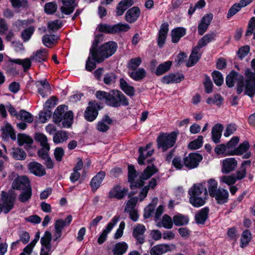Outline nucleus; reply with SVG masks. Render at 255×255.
I'll use <instances>...</instances> for the list:
<instances>
[{"instance_id":"nucleus-1","label":"nucleus","mask_w":255,"mask_h":255,"mask_svg":"<svg viewBox=\"0 0 255 255\" xmlns=\"http://www.w3.org/2000/svg\"><path fill=\"white\" fill-rule=\"evenodd\" d=\"M247 79L244 80L240 74L232 71L226 78V83L229 87H232L237 83V92L240 94L244 90L245 94L252 98L255 95V73L250 72L247 74Z\"/></svg>"},{"instance_id":"nucleus-2","label":"nucleus","mask_w":255,"mask_h":255,"mask_svg":"<svg viewBox=\"0 0 255 255\" xmlns=\"http://www.w3.org/2000/svg\"><path fill=\"white\" fill-rule=\"evenodd\" d=\"M158 171V169L152 164L147 166L142 173L139 178H137V173L133 165L128 166V181L130 182L131 189L138 188L144 184L143 180H147Z\"/></svg>"},{"instance_id":"nucleus-3","label":"nucleus","mask_w":255,"mask_h":255,"mask_svg":"<svg viewBox=\"0 0 255 255\" xmlns=\"http://www.w3.org/2000/svg\"><path fill=\"white\" fill-rule=\"evenodd\" d=\"M189 202L195 207L203 206L208 197V191L205 183L194 184L188 191Z\"/></svg>"},{"instance_id":"nucleus-4","label":"nucleus","mask_w":255,"mask_h":255,"mask_svg":"<svg viewBox=\"0 0 255 255\" xmlns=\"http://www.w3.org/2000/svg\"><path fill=\"white\" fill-rule=\"evenodd\" d=\"M117 49V44L114 41L107 42L96 50L91 56L97 63L103 62L105 59L112 56Z\"/></svg>"},{"instance_id":"nucleus-5","label":"nucleus","mask_w":255,"mask_h":255,"mask_svg":"<svg viewBox=\"0 0 255 255\" xmlns=\"http://www.w3.org/2000/svg\"><path fill=\"white\" fill-rule=\"evenodd\" d=\"M177 132L175 131L170 133H162L157 139V147L162 149L163 151H166L175 144L177 138Z\"/></svg>"},{"instance_id":"nucleus-6","label":"nucleus","mask_w":255,"mask_h":255,"mask_svg":"<svg viewBox=\"0 0 255 255\" xmlns=\"http://www.w3.org/2000/svg\"><path fill=\"white\" fill-rule=\"evenodd\" d=\"M107 104L113 107H119L121 106H128V101L127 97L119 90H112L109 92Z\"/></svg>"},{"instance_id":"nucleus-7","label":"nucleus","mask_w":255,"mask_h":255,"mask_svg":"<svg viewBox=\"0 0 255 255\" xmlns=\"http://www.w3.org/2000/svg\"><path fill=\"white\" fill-rule=\"evenodd\" d=\"M100 32L109 34H115L122 32H126L130 28L128 24L119 23L114 25L106 23L99 24L97 28Z\"/></svg>"},{"instance_id":"nucleus-8","label":"nucleus","mask_w":255,"mask_h":255,"mask_svg":"<svg viewBox=\"0 0 255 255\" xmlns=\"http://www.w3.org/2000/svg\"><path fill=\"white\" fill-rule=\"evenodd\" d=\"M2 201L3 211L5 214L8 213L13 207L16 199V194L13 192H6L2 191L1 193Z\"/></svg>"},{"instance_id":"nucleus-9","label":"nucleus","mask_w":255,"mask_h":255,"mask_svg":"<svg viewBox=\"0 0 255 255\" xmlns=\"http://www.w3.org/2000/svg\"><path fill=\"white\" fill-rule=\"evenodd\" d=\"M201 154L197 153H190L188 156L184 157V163L185 166L189 169L196 167L202 160Z\"/></svg>"},{"instance_id":"nucleus-10","label":"nucleus","mask_w":255,"mask_h":255,"mask_svg":"<svg viewBox=\"0 0 255 255\" xmlns=\"http://www.w3.org/2000/svg\"><path fill=\"white\" fill-rule=\"evenodd\" d=\"M12 187L14 189L21 190L31 188L28 178L24 176L16 178L12 182Z\"/></svg>"},{"instance_id":"nucleus-11","label":"nucleus","mask_w":255,"mask_h":255,"mask_svg":"<svg viewBox=\"0 0 255 255\" xmlns=\"http://www.w3.org/2000/svg\"><path fill=\"white\" fill-rule=\"evenodd\" d=\"M128 190L127 188L122 187L119 185L114 186L109 193V198H115L119 200L123 199L127 195Z\"/></svg>"},{"instance_id":"nucleus-12","label":"nucleus","mask_w":255,"mask_h":255,"mask_svg":"<svg viewBox=\"0 0 255 255\" xmlns=\"http://www.w3.org/2000/svg\"><path fill=\"white\" fill-rule=\"evenodd\" d=\"M119 219L120 217L118 216H115L112 219V221L108 224L106 228L103 231L102 233L98 238V243L99 244H102L107 240L108 234L117 224Z\"/></svg>"},{"instance_id":"nucleus-13","label":"nucleus","mask_w":255,"mask_h":255,"mask_svg":"<svg viewBox=\"0 0 255 255\" xmlns=\"http://www.w3.org/2000/svg\"><path fill=\"white\" fill-rule=\"evenodd\" d=\"M237 165V160L235 158H227L222 161V172L227 174L231 172L236 169Z\"/></svg>"},{"instance_id":"nucleus-14","label":"nucleus","mask_w":255,"mask_h":255,"mask_svg":"<svg viewBox=\"0 0 255 255\" xmlns=\"http://www.w3.org/2000/svg\"><path fill=\"white\" fill-rule=\"evenodd\" d=\"M152 143H149L145 147H140L138 151L139 155L138 158V163L140 165L144 164V160L148 157L151 156L153 152V149H150Z\"/></svg>"},{"instance_id":"nucleus-15","label":"nucleus","mask_w":255,"mask_h":255,"mask_svg":"<svg viewBox=\"0 0 255 255\" xmlns=\"http://www.w3.org/2000/svg\"><path fill=\"white\" fill-rule=\"evenodd\" d=\"M213 18L212 13H208L203 17L198 27L199 35H202L207 30Z\"/></svg>"},{"instance_id":"nucleus-16","label":"nucleus","mask_w":255,"mask_h":255,"mask_svg":"<svg viewBox=\"0 0 255 255\" xmlns=\"http://www.w3.org/2000/svg\"><path fill=\"white\" fill-rule=\"evenodd\" d=\"M89 105V106L87 108L85 112L84 117L87 121L92 122L95 120L98 116V111L94 103L90 102Z\"/></svg>"},{"instance_id":"nucleus-17","label":"nucleus","mask_w":255,"mask_h":255,"mask_svg":"<svg viewBox=\"0 0 255 255\" xmlns=\"http://www.w3.org/2000/svg\"><path fill=\"white\" fill-rule=\"evenodd\" d=\"M28 168L30 172L36 176H42L46 174L44 167L37 162H31L28 164Z\"/></svg>"},{"instance_id":"nucleus-18","label":"nucleus","mask_w":255,"mask_h":255,"mask_svg":"<svg viewBox=\"0 0 255 255\" xmlns=\"http://www.w3.org/2000/svg\"><path fill=\"white\" fill-rule=\"evenodd\" d=\"M229 195V192L227 190L219 188L212 197L215 198L218 204H223L228 202Z\"/></svg>"},{"instance_id":"nucleus-19","label":"nucleus","mask_w":255,"mask_h":255,"mask_svg":"<svg viewBox=\"0 0 255 255\" xmlns=\"http://www.w3.org/2000/svg\"><path fill=\"white\" fill-rule=\"evenodd\" d=\"M140 11L137 6H134L128 9L126 13L125 19L129 23L135 21L139 16Z\"/></svg>"},{"instance_id":"nucleus-20","label":"nucleus","mask_w":255,"mask_h":255,"mask_svg":"<svg viewBox=\"0 0 255 255\" xmlns=\"http://www.w3.org/2000/svg\"><path fill=\"white\" fill-rule=\"evenodd\" d=\"M35 85L38 89V93L42 97H45L48 96L50 86L48 82L46 80L36 81L35 82Z\"/></svg>"},{"instance_id":"nucleus-21","label":"nucleus","mask_w":255,"mask_h":255,"mask_svg":"<svg viewBox=\"0 0 255 255\" xmlns=\"http://www.w3.org/2000/svg\"><path fill=\"white\" fill-rule=\"evenodd\" d=\"M48 57V50L45 49H40L33 53L30 56L32 60L36 62L46 61Z\"/></svg>"},{"instance_id":"nucleus-22","label":"nucleus","mask_w":255,"mask_h":255,"mask_svg":"<svg viewBox=\"0 0 255 255\" xmlns=\"http://www.w3.org/2000/svg\"><path fill=\"white\" fill-rule=\"evenodd\" d=\"M168 32V23H164L162 24L159 31L158 37L157 40L158 45L159 47H162L164 44Z\"/></svg>"},{"instance_id":"nucleus-23","label":"nucleus","mask_w":255,"mask_h":255,"mask_svg":"<svg viewBox=\"0 0 255 255\" xmlns=\"http://www.w3.org/2000/svg\"><path fill=\"white\" fill-rule=\"evenodd\" d=\"M75 1V0H62L63 4L60 7L62 13L67 15L72 13L77 6V5L74 3Z\"/></svg>"},{"instance_id":"nucleus-24","label":"nucleus","mask_w":255,"mask_h":255,"mask_svg":"<svg viewBox=\"0 0 255 255\" xmlns=\"http://www.w3.org/2000/svg\"><path fill=\"white\" fill-rule=\"evenodd\" d=\"M105 175V171H101L92 178L90 185L93 191H95L100 187Z\"/></svg>"},{"instance_id":"nucleus-25","label":"nucleus","mask_w":255,"mask_h":255,"mask_svg":"<svg viewBox=\"0 0 255 255\" xmlns=\"http://www.w3.org/2000/svg\"><path fill=\"white\" fill-rule=\"evenodd\" d=\"M200 50V49L196 46L193 48L189 59L186 62L187 67H191L194 65L199 61L201 56V53L199 52Z\"/></svg>"},{"instance_id":"nucleus-26","label":"nucleus","mask_w":255,"mask_h":255,"mask_svg":"<svg viewBox=\"0 0 255 255\" xmlns=\"http://www.w3.org/2000/svg\"><path fill=\"white\" fill-rule=\"evenodd\" d=\"M145 231V228L143 225H138L133 230V236L137 240L140 244L144 242V238L143 234Z\"/></svg>"},{"instance_id":"nucleus-27","label":"nucleus","mask_w":255,"mask_h":255,"mask_svg":"<svg viewBox=\"0 0 255 255\" xmlns=\"http://www.w3.org/2000/svg\"><path fill=\"white\" fill-rule=\"evenodd\" d=\"M170 251V247L167 244H160L152 247L150 251V255H161Z\"/></svg>"},{"instance_id":"nucleus-28","label":"nucleus","mask_w":255,"mask_h":255,"mask_svg":"<svg viewBox=\"0 0 255 255\" xmlns=\"http://www.w3.org/2000/svg\"><path fill=\"white\" fill-rule=\"evenodd\" d=\"M249 143L248 141H245L241 144L239 145V146L233 150H232V151L230 152H228L227 155H241L245 153L249 148Z\"/></svg>"},{"instance_id":"nucleus-29","label":"nucleus","mask_w":255,"mask_h":255,"mask_svg":"<svg viewBox=\"0 0 255 255\" xmlns=\"http://www.w3.org/2000/svg\"><path fill=\"white\" fill-rule=\"evenodd\" d=\"M209 212V210L207 207L199 210L195 216L196 223L198 224H204L208 218Z\"/></svg>"},{"instance_id":"nucleus-30","label":"nucleus","mask_w":255,"mask_h":255,"mask_svg":"<svg viewBox=\"0 0 255 255\" xmlns=\"http://www.w3.org/2000/svg\"><path fill=\"white\" fill-rule=\"evenodd\" d=\"M223 127L221 124H216L212 129V139L215 143H219L222 135Z\"/></svg>"},{"instance_id":"nucleus-31","label":"nucleus","mask_w":255,"mask_h":255,"mask_svg":"<svg viewBox=\"0 0 255 255\" xmlns=\"http://www.w3.org/2000/svg\"><path fill=\"white\" fill-rule=\"evenodd\" d=\"M128 249V245L124 242L116 243L113 247L112 252L114 255H123Z\"/></svg>"},{"instance_id":"nucleus-32","label":"nucleus","mask_w":255,"mask_h":255,"mask_svg":"<svg viewBox=\"0 0 255 255\" xmlns=\"http://www.w3.org/2000/svg\"><path fill=\"white\" fill-rule=\"evenodd\" d=\"M51 240L52 235L51 233L49 231L45 232L44 235L40 239V243L42 245L41 248H44L48 250H51Z\"/></svg>"},{"instance_id":"nucleus-33","label":"nucleus","mask_w":255,"mask_h":255,"mask_svg":"<svg viewBox=\"0 0 255 255\" xmlns=\"http://www.w3.org/2000/svg\"><path fill=\"white\" fill-rule=\"evenodd\" d=\"M186 34V30L182 27H177L171 31L172 42L177 43L180 39Z\"/></svg>"},{"instance_id":"nucleus-34","label":"nucleus","mask_w":255,"mask_h":255,"mask_svg":"<svg viewBox=\"0 0 255 255\" xmlns=\"http://www.w3.org/2000/svg\"><path fill=\"white\" fill-rule=\"evenodd\" d=\"M133 3L132 0H123L118 4L117 7V15H121L129 6Z\"/></svg>"},{"instance_id":"nucleus-35","label":"nucleus","mask_w":255,"mask_h":255,"mask_svg":"<svg viewBox=\"0 0 255 255\" xmlns=\"http://www.w3.org/2000/svg\"><path fill=\"white\" fill-rule=\"evenodd\" d=\"M146 71L143 68L132 70L128 72L129 77L135 81H139L143 79L146 76Z\"/></svg>"},{"instance_id":"nucleus-36","label":"nucleus","mask_w":255,"mask_h":255,"mask_svg":"<svg viewBox=\"0 0 255 255\" xmlns=\"http://www.w3.org/2000/svg\"><path fill=\"white\" fill-rule=\"evenodd\" d=\"M121 89L128 96H133L135 93V90L133 87L128 84L127 81L124 79L121 78L120 80Z\"/></svg>"},{"instance_id":"nucleus-37","label":"nucleus","mask_w":255,"mask_h":255,"mask_svg":"<svg viewBox=\"0 0 255 255\" xmlns=\"http://www.w3.org/2000/svg\"><path fill=\"white\" fill-rule=\"evenodd\" d=\"M216 36L214 32H211L205 35L198 41L197 45L196 46L200 49L203 47L206 46L208 43L212 41Z\"/></svg>"},{"instance_id":"nucleus-38","label":"nucleus","mask_w":255,"mask_h":255,"mask_svg":"<svg viewBox=\"0 0 255 255\" xmlns=\"http://www.w3.org/2000/svg\"><path fill=\"white\" fill-rule=\"evenodd\" d=\"M17 141L20 146L26 144V146L25 148L27 149L31 147V145L33 141V139L29 136L24 134H19L17 137Z\"/></svg>"},{"instance_id":"nucleus-39","label":"nucleus","mask_w":255,"mask_h":255,"mask_svg":"<svg viewBox=\"0 0 255 255\" xmlns=\"http://www.w3.org/2000/svg\"><path fill=\"white\" fill-rule=\"evenodd\" d=\"M72 219L71 215H68L65 220L62 219L57 220L55 224V231L62 232L63 229L65 226H68L71 223Z\"/></svg>"},{"instance_id":"nucleus-40","label":"nucleus","mask_w":255,"mask_h":255,"mask_svg":"<svg viewBox=\"0 0 255 255\" xmlns=\"http://www.w3.org/2000/svg\"><path fill=\"white\" fill-rule=\"evenodd\" d=\"M65 105H60L55 110L53 115L54 122L56 124H59L62 121V118L65 114Z\"/></svg>"},{"instance_id":"nucleus-41","label":"nucleus","mask_w":255,"mask_h":255,"mask_svg":"<svg viewBox=\"0 0 255 255\" xmlns=\"http://www.w3.org/2000/svg\"><path fill=\"white\" fill-rule=\"evenodd\" d=\"M10 154L14 159L18 160H23L26 157L25 152L19 148H12Z\"/></svg>"},{"instance_id":"nucleus-42","label":"nucleus","mask_w":255,"mask_h":255,"mask_svg":"<svg viewBox=\"0 0 255 255\" xmlns=\"http://www.w3.org/2000/svg\"><path fill=\"white\" fill-rule=\"evenodd\" d=\"M173 221L177 226H182L188 224L189 218L187 216L178 214L173 216Z\"/></svg>"},{"instance_id":"nucleus-43","label":"nucleus","mask_w":255,"mask_h":255,"mask_svg":"<svg viewBox=\"0 0 255 255\" xmlns=\"http://www.w3.org/2000/svg\"><path fill=\"white\" fill-rule=\"evenodd\" d=\"M68 138V133L63 130H59L55 133L53 140L55 143H62Z\"/></svg>"},{"instance_id":"nucleus-44","label":"nucleus","mask_w":255,"mask_h":255,"mask_svg":"<svg viewBox=\"0 0 255 255\" xmlns=\"http://www.w3.org/2000/svg\"><path fill=\"white\" fill-rule=\"evenodd\" d=\"M172 65V62L170 61H166L159 64L155 71V74L160 76L167 72Z\"/></svg>"},{"instance_id":"nucleus-45","label":"nucleus","mask_w":255,"mask_h":255,"mask_svg":"<svg viewBox=\"0 0 255 255\" xmlns=\"http://www.w3.org/2000/svg\"><path fill=\"white\" fill-rule=\"evenodd\" d=\"M17 119L28 123H31L33 121V116L30 113L24 110L19 111Z\"/></svg>"},{"instance_id":"nucleus-46","label":"nucleus","mask_w":255,"mask_h":255,"mask_svg":"<svg viewBox=\"0 0 255 255\" xmlns=\"http://www.w3.org/2000/svg\"><path fill=\"white\" fill-rule=\"evenodd\" d=\"M59 39V36L54 34H46L42 37V43L46 47H49L51 44Z\"/></svg>"},{"instance_id":"nucleus-47","label":"nucleus","mask_w":255,"mask_h":255,"mask_svg":"<svg viewBox=\"0 0 255 255\" xmlns=\"http://www.w3.org/2000/svg\"><path fill=\"white\" fill-rule=\"evenodd\" d=\"M252 239V234L248 230L244 231L241 238V247L243 248L248 246Z\"/></svg>"},{"instance_id":"nucleus-48","label":"nucleus","mask_w":255,"mask_h":255,"mask_svg":"<svg viewBox=\"0 0 255 255\" xmlns=\"http://www.w3.org/2000/svg\"><path fill=\"white\" fill-rule=\"evenodd\" d=\"M73 120V114L72 111L65 113L62 118V126L63 128H69Z\"/></svg>"},{"instance_id":"nucleus-49","label":"nucleus","mask_w":255,"mask_h":255,"mask_svg":"<svg viewBox=\"0 0 255 255\" xmlns=\"http://www.w3.org/2000/svg\"><path fill=\"white\" fill-rule=\"evenodd\" d=\"M207 187L209 194L212 197L218 191V183L214 179H210L207 181Z\"/></svg>"},{"instance_id":"nucleus-50","label":"nucleus","mask_w":255,"mask_h":255,"mask_svg":"<svg viewBox=\"0 0 255 255\" xmlns=\"http://www.w3.org/2000/svg\"><path fill=\"white\" fill-rule=\"evenodd\" d=\"M32 196V189L29 188V189L23 190L19 195L18 199L20 202L25 203L29 201Z\"/></svg>"},{"instance_id":"nucleus-51","label":"nucleus","mask_w":255,"mask_h":255,"mask_svg":"<svg viewBox=\"0 0 255 255\" xmlns=\"http://www.w3.org/2000/svg\"><path fill=\"white\" fill-rule=\"evenodd\" d=\"M31 60H32L30 58H26L24 59H13L10 60V62L19 64L21 65L24 69V71H26L28 70L31 66Z\"/></svg>"},{"instance_id":"nucleus-52","label":"nucleus","mask_w":255,"mask_h":255,"mask_svg":"<svg viewBox=\"0 0 255 255\" xmlns=\"http://www.w3.org/2000/svg\"><path fill=\"white\" fill-rule=\"evenodd\" d=\"M141 58L139 57L131 58L128 61L127 67L131 70H136L141 64Z\"/></svg>"},{"instance_id":"nucleus-53","label":"nucleus","mask_w":255,"mask_h":255,"mask_svg":"<svg viewBox=\"0 0 255 255\" xmlns=\"http://www.w3.org/2000/svg\"><path fill=\"white\" fill-rule=\"evenodd\" d=\"M34 30L35 29L33 26H30L22 31L21 33V37L22 40L24 42L28 41L33 34Z\"/></svg>"},{"instance_id":"nucleus-54","label":"nucleus","mask_w":255,"mask_h":255,"mask_svg":"<svg viewBox=\"0 0 255 255\" xmlns=\"http://www.w3.org/2000/svg\"><path fill=\"white\" fill-rule=\"evenodd\" d=\"M215 152L218 155H223L224 156H231L227 155L228 152L232 151V150H228L226 145L221 144L217 145L214 149Z\"/></svg>"},{"instance_id":"nucleus-55","label":"nucleus","mask_w":255,"mask_h":255,"mask_svg":"<svg viewBox=\"0 0 255 255\" xmlns=\"http://www.w3.org/2000/svg\"><path fill=\"white\" fill-rule=\"evenodd\" d=\"M203 137L202 135L198 136L197 138L189 142L188 147L191 149H197L203 145Z\"/></svg>"},{"instance_id":"nucleus-56","label":"nucleus","mask_w":255,"mask_h":255,"mask_svg":"<svg viewBox=\"0 0 255 255\" xmlns=\"http://www.w3.org/2000/svg\"><path fill=\"white\" fill-rule=\"evenodd\" d=\"M161 223L162 224V226L165 229H170L173 227V219L166 214L163 215L162 217Z\"/></svg>"},{"instance_id":"nucleus-57","label":"nucleus","mask_w":255,"mask_h":255,"mask_svg":"<svg viewBox=\"0 0 255 255\" xmlns=\"http://www.w3.org/2000/svg\"><path fill=\"white\" fill-rule=\"evenodd\" d=\"M35 139L36 141L40 143L42 147L47 146V145H49L48 143L46 136L42 133H35Z\"/></svg>"},{"instance_id":"nucleus-58","label":"nucleus","mask_w":255,"mask_h":255,"mask_svg":"<svg viewBox=\"0 0 255 255\" xmlns=\"http://www.w3.org/2000/svg\"><path fill=\"white\" fill-rule=\"evenodd\" d=\"M220 181L228 185H232L236 183L237 178H236L234 174L224 175L220 178Z\"/></svg>"},{"instance_id":"nucleus-59","label":"nucleus","mask_w":255,"mask_h":255,"mask_svg":"<svg viewBox=\"0 0 255 255\" xmlns=\"http://www.w3.org/2000/svg\"><path fill=\"white\" fill-rule=\"evenodd\" d=\"M117 77L113 72L107 73L104 76V82L106 85H110L116 82Z\"/></svg>"},{"instance_id":"nucleus-60","label":"nucleus","mask_w":255,"mask_h":255,"mask_svg":"<svg viewBox=\"0 0 255 255\" xmlns=\"http://www.w3.org/2000/svg\"><path fill=\"white\" fill-rule=\"evenodd\" d=\"M57 8L56 3L53 2L46 3L44 6L45 12L48 14H53L56 11Z\"/></svg>"},{"instance_id":"nucleus-61","label":"nucleus","mask_w":255,"mask_h":255,"mask_svg":"<svg viewBox=\"0 0 255 255\" xmlns=\"http://www.w3.org/2000/svg\"><path fill=\"white\" fill-rule=\"evenodd\" d=\"M212 77L214 82L216 85L220 86L223 83V77L220 72L217 71H214L212 73Z\"/></svg>"},{"instance_id":"nucleus-62","label":"nucleus","mask_w":255,"mask_h":255,"mask_svg":"<svg viewBox=\"0 0 255 255\" xmlns=\"http://www.w3.org/2000/svg\"><path fill=\"white\" fill-rule=\"evenodd\" d=\"M2 130L3 133L5 134L6 137L10 136L12 139H15V134L12 127L9 124H7Z\"/></svg>"},{"instance_id":"nucleus-63","label":"nucleus","mask_w":255,"mask_h":255,"mask_svg":"<svg viewBox=\"0 0 255 255\" xmlns=\"http://www.w3.org/2000/svg\"><path fill=\"white\" fill-rule=\"evenodd\" d=\"M50 150V145H47V146H43L38 151V155L42 159H47L49 157L48 151Z\"/></svg>"},{"instance_id":"nucleus-64","label":"nucleus","mask_w":255,"mask_h":255,"mask_svg":"<svg viewBox=\"0 0 255 255\" xmlns=\"http://www.w3.org/2000/svg\"><path fill=\"white\" fill-rule=\"evenodd\" d=\"M255 29V17H252L249 22L248 27V29L246 32L245 35L249 36L253 34L254 30Z\"/></svg>"}]
</instances>
